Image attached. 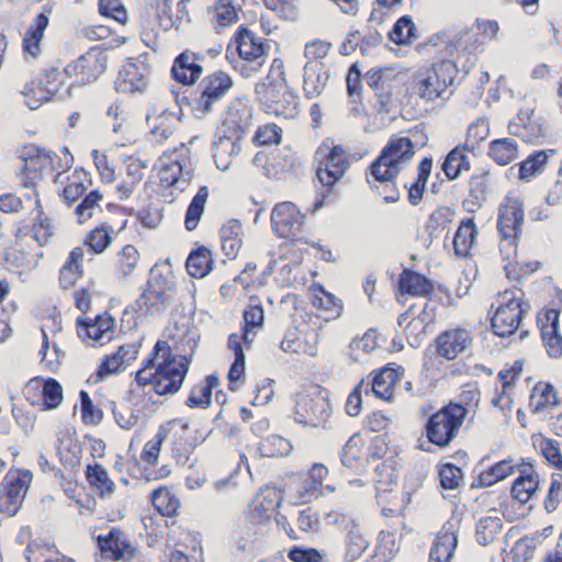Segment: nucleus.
<instances>
[{
  "instance_id": "obj_1",
  "label": "nucleus",
  "mask_w": 562,
  "mask_h": 562,
  "mask_svg": "<svg viewBox=\"0 0 562 562\" xmlns=\"http://www.w3.org/2000/svg\"><path fill=\"white\" fill-rule=\"evenodd\" d=\"M234 81L232 77L222 70H216L205 77L193 89H187L180 97L176 90H170L175 101L179 108V113L171 112L167 108L149 109L146 119L154 114L158 115L160 120L167 116H175L182 114V108L186 105L190 109L194 117L201 120L213 112L214 108L225 98V95L233 88ZM180 120V116H178Z\"/></svg>"
},
{
  "instance_id": "obj_2",
  "label": "nucleus",
  "mask_w": 562,
  "mask_h": 562,
  "mask_svg": "<svg viewBox=\"0 0 562 562\" xmlns=\"http://www.w3.org/2000/svg\"><path fill=\"white\" fill-rule=\"evenodd\" d=\"M473 66L474 61L467 59L462 67L463 75L458 78L461 69L457 66V63L450 59H441L415 78L412 92L426 101H435L442 98L449 86H453L457 80L460 82L464 79Z\"/></svg>"
},
{
  "instance_id": "obj_3",
  "label": "nucleus",
  "mask_w": 562,
  "mask_h": 562,
  "mask_svg": "<svg viewBox=\"0 0 562 562\" xmlns=\"http://www.w3.org/2000/svg\"><path fill=\"white\" fill-rule=\"evenodd\" d=\"M414 144L409 137L392 136L378 157L368 166V175L378 181L397 177L414 156Z\"/></svg>"
},
{
  "instance_id": "obj_4",
  "label": "nucleus",
  "mask_w": 562,
  "mask_h": 562,
  "mask_svg": "<svg viewBox=\"0 0 562 562\" xmlns=\"http://www.w3.org/2000/svg\"><path fill=\"white\" fill-rule=\"evenodd\" d=\"M255 93L267 113L294 119L300 112L297 97L289 89L283 71L274 80L268 76L267 81L257 83Z\"/></svg>"
},
{
  "instance_id": "obj_5",
  "label": "nucleus",
  "mask_w": 562,
  "mask_h": 562,
  "mask_svg": "<svg viewBox=\"0 0 562 562\" xmlns=\"http://www.w3.org/2000/svg\"><path fill=\"white\" fill-rule=\"evenodd\" d=\"M176 284L159 274L147 280L146 289L124 313L140 316H160L175 302Z\"/></svg>"
},
{
  "instance_id": "obj_6",
  "label": "nucleus",
  "mask_w": 562,
  "mask_h": 562,
  "mask_svg": "<svg viewBox=\"0 0 562 562\" xmlns=\"http://www.w3.org/2000/svg\"><path fill=\"white\" fill-rule=\"evenodd\" d=\"M467 413L468 409L462 404L450 402L430 415L425 425L429 442L438 447H447L456 438Z\"/></svg>"
},
{
  "instance_id": "obj_7",
  "label": "nucleus",
  "mask_w": 562,
  "mask_h": 562,
  "mask_svg": "<svg viewBox=\"0 0 562 562\" xmlns=\"http://www.w3.org/2000/svg\"><path fill=\"white\" fill-rule=\"evenodd\" d=\"M189 344V352L183 348L184 355H179V361H177V356L173 353L170 359L159 361L156 368L157 381L155 382V393L157 395H173L181 389L196 350V342L193 338H190Z\"/></svg>"
},
{
  "instance_id": "obj_8",
  "label": "nucleus",
  "mask_w": 562,
  "mask_h": 562,
  "mask_svg": "<svg viewBox=\"0 0 562 562\" xmlns=\"http://www.w3.org/2000/svg\"><path fill=\"white\" fill-rule=\"evenodd\" d=\"M349 168L347 151L341 145H335L316 169V177L322 190L313 202L310 211L316 213L324 206L325 200L331 194L333 187L344 177Z\"/></svg>"
},
{
  "instance_id": "obj_9",
  "label": "nucleus",
  "mask_w": 562,
  "mask_h": 562,
  "mask_svg": "<svg viewBox=\"0 0 562 562\" xmlns=\"http://www.w3.org/2000/svg\"><path fill=\"white\" fill-rule=\"evenodd\" d=\"M181 151L189 153L182 145ZM159 179L162 187L171 188L178 183L188 184L193 177V164L190 157L173 150L162 154L159 159Z\"/></svg>"
},
{
  "instance_id": "obj_10",
  "label": "nucleus",
  "mask_w": 562,
  "mask_h": 562,
  "mask_svg": "<svg viewBox=\"0 0 562 562\" xmlns=\"http://www.w3.org/2000/svg\"><path fill=\"white\" fill-rule=\"evenodd\" d=\"M108 56L100 46H93L64 69L69 77L76 76V83L89 85L105 71Z\"/></svg>"
},
{
  "instance_id": "obj_11",
  "label": "nucleus",
  "mask_w": 562,
  "mask_h": 562,
  "mask_svg": "<svg viewBox=\"0 0 562 562\" xmlns=\"http://www.w3.org/2000/svg\"><path fill=\"white\" fill-rule=\"evenodd\" d=\"M33 474L30 470L21 469L15 477L4 476L0 484V513L10 517L18 514L32 482Z\"/></svg>"
},
{
  "instance_id": "obj_12",
  "label": "nucleus",
  "mask_w": 562,
  "mask_h": 562,
  "mask_svg": "<svg viewBox=\"0 0 562 562\" xmlns=\"http://www.w3.org/2000/svg\"><path fill=\"white\" fill-rule=\"evenodd\" d=\"M331 405L324 396L300 395L294 406V419L304 427L326 428Z\"/></svg>"
},
{
  "instance_id": "obj_13",
  "label": "nucleus",
  "mask_w": 562,
  "mask_h": 562,
  "mask_svg": "<svg viewBox=\"0 0 562 562\" xmlns=\"http://www.w3.org/2000/svg\"><path fill=\"white\" fill-rule=\"evenodd\" d=\"M524 218L522 203L517 199L506 196L498 209L497 228L508 245L516 247Z\"/></svg>"
},
{
  "instance_id": "obj_14",
  "label": "nucleus",
  "mask_w": 562,
  "mask_h": 562,
  "mask_svg": "<svg viewBox=\"0 0 562 562\" xmlns=\"http://www.w3.org/2000/svg\"><path fill=\"white\" fill-rule=\"evenodd\" d=\"M252 108L244 98L233 100L222 115V133L245 138L252 127Z\"/></svg>"
},
{
  "instance_id": "obj_15",
  "label": "nucleus",
  "mask_w": 562,
  "mask_h": 562,
  "mask_svg": "<svg viewBox=\"0 0 562 562\" xmlns=\"http://www.w3.org/2000/svg\"><path fill=\"white\" fill-rule=\"evenodd\" d=\"M305 215L292 202L277 204L271 212V227L279 238H292L301 233Z\"/></svg>"
},
{
  "instance_id": "obj_16",
  "label": "nucleus",
  "mask_w": 562,
  "mask_h": 562,
  "mask_svg": "<svg viewBox=\"0 0 562 562\" xmlns=\"http://www.w3.org/2000/svg\"><path fill=\"white\" fill-rule=\"evenodd\" d=\"M522 313L521 302L518 299H510L506 304L498 306L491 319L494 334L499 337L513 335L521 322Z\"/></svg>"
},
{
  "instance_id": "obj_17",
  "label": "nucleus",
  "mask_w": 562,
  "mask_h": 562,
  "mask_svg": "<svg viewBox=\"0 0 562 562\" xmlns=\"http://www.w3.org/2000/svg\"><path fill=\"white\" fill-rule=\"evenodd\" d=\"M53 156H56L54 151L38 146H32L24 150L22 154L24 165L20 173L23 187L35 188L37 180L42 178L41 171L44 168V160L53 161Z\"/></svg>"
},
{
  "instance_id": "obj_18",
  "label": "nucleus",
  "mask_w": 562,
  "mask_h": 562,
  "mask_svg": "<svg viewBox=\"0 0 562 562\" xmlns=\"http://www.w3.org/2000/svg\"><path fill=\"white\" fill-rule=\"evenodd\" d=\"M98 547L102 554L114 561H131L135 558L137 549L127 540L123 531L113 528L106 536L98 537Z\"/></svg>"
},
{
  "instance_id": "obj_19",
  "label": "nucleus",
  "mask_w": 562,
  "mask_h": 562,
  "mask_svg": "<svg viewBox=\"0 0 562 562\" xmlns=\"http://www.w3.org/2000/svg\"><path fill=\"white\" fill-rule=\"evenodd\" d=\"M235 44L238 56L244 61H256L265 55V46L261 38L257 37L245 25H239L235 32L232 42L227 47V53L231 50V45ZM227 59L233 64L229 55L226 54Z\"/></svg>"
},
{
  "instance_id": "obj_20",
  "label": "nucleus",
  "mask_w": 562,
  "mask_h": 562,
  "mask_svg": "<svg viewBox=\"0 0 562 562\" xmlns=\"http://www.w3.org/2000/svg\"><path fill=\"white\" fill-rule=\"evenodd\" d=\"M283 493L276 486H265L259 490L250 512L251 519L256 522H263L270 519L281 506Z\"/></svg>"
},
{
  "instance_id": "obj_21",
  "label": "nucleus",
  "mask_w": 562,
  "mask_h": 562,
  "mask_svg": "<svg viewBox=\"0 0 562 562\" xmlns=\"http://www.w3.org/2000/svg\"><path fill=\"white\" fill-rule=\"evenodd\" d=\"M471 341V335L465 329L446 330L436 338L435 352L447 360H453L468 348Z\"/></svg>"
},
{
  "instance_id": "obj_22",
  "label": "nucleus",
  "mask_w": 562,
  "mask_h": 562,
  "mask_svg": "<svg viewBox=\"0 0 562 562\" xmlns=\"http://www.w3.org/2000/svg\"><path fill=\"white\" fill-rule=\"evenodd\" d=\"M198 54L184 50L173 61L170 70L171 78L184 86L195 83L203 71V67L196 63Z\"/></svg>"
},
{
  "instance_id": "obj_23",
  "label": "nucleus",
  "mask_w": 562,
  "mask_h": 562,
  "mask_svg": "<svg viewBox=\"0 0 562 562\" xmlns=\"http://www.w3.org/2000/svg\"><path fill=\"white\" fill-rule=\"evenodd\" d=\"M147 86V69L134 63L122 67L114 81V89L121 93L143 92Z\"/></svg>"
},
{
  "instance_id": "obj_24",
  "label": "nucleus",
  "mask_w": 562,
  "mask_h": 562,
  "mask_svg": "<svg viewBox=\"0 0 562 562\" xmlns=\"http://www.w3.org/2000/svg\"><path fill=\"white\" fill-rule=\"evenodd\" d=\"M329 78L328 68L321 60H308L304 66L303 90L305 97H318L325 89Z\"/></svg>"
},
{
  "instance_id": "obj_25",
  "label": "nucleus",
  "mask_w": 562,
  "mask_h": 562,
  "mask_svg": "<svg viewBox=\"0 0 562 562\" xmlns=\"http://www.w3.org/2000/svg\"><path fill=\"white\" fill-rule=\"evenodd\" d=\"M458 546V536L452 524L447 522L438 532L430 548L429 558L436 562H449Z\"/></svg>"
},
{
  "instance_id": "obj_26",
  "label": "nucleus",
  "mask_w": 562,
  "mask_h": 562,
  "mask_svg": "<svg viewBox=\"0 0 562 562\" xmlns=\"http://www.w3.org/2000/svg\"><path fill=\"white\" fill-rule=\"evenodd\" d=\"M59 72L56 68H48L43 71V79L40 81L41 87L35 94L37 98L30 97V92H25V105L31 110H36L43 102L49 101L58 91L60 82H58Z\"/></svg>"
},
{
  "instance_id": "obj_27",
  "label": "nucleus",
  "mask_w": 562,
  "mask_h": 562,
  "mask_svg": "<svg viewBox=\"0 0 562 562\" xmlns=\"http://www.w3.org/2000/svg\"><path fill=\"white\" fill-rule=\"evenodd\" d=\"M244 138L222 133L213 143L214 161L216 167L225 171L231 167L232 157L240 151V142Z\"/></svg>"
},
{
  "instance_id": "obj_28",
  "label": "nucleus",
  "mask_w": 562,
  "mask_h": 562,
  "mask_svg": "<svg viewBox=\"0 0 562 562\" xmlns=\"http://www.w3.org/2000/svg\"><path fill=\"white\" fill-rule=\"evenodd\" d=\"M403 374L404 369L402 367L386 364L374 374L371 391L376 397L390 402L393 397L391 386L395 384Z\"/></svg>"
},
{
  "instance_id": "obj_29",
  "label": "nucleus",
  "mask_w": 562,
  "mask_h": 562,
  "mask_svg": "<svg viewBox=\"0 0 562 562\" xmlns=\"http://www.w3.org/2000/svg\"><path fill=\"white\" fill-rule=\"evenodd\" d=\"M398 291L403 295L428 296L432 293L434 286L424 274L404 269L398 277Z\"/></svg>"
},
{
  "instance_id": "obj_30",
  "label": "nucleus",
  "mask_w": 562,
  "mask_h": 562,
  "mask_svg": "<svg viewBox=\"0 0 562 562\" xmlns=\"http://www.w3.org/2000/svg\"><path fill=\"white\" fill-rule=\"evenodd\" d=\"M345 561L358 560L369 547V541L362 535L360 526L355 520H349L346 526Z\"/></svg>"
},
{
  "instance_id": "obj_31",
  "label": "nucleus",
  "mask_w": 562,
  "mask_h": 562,
  "mask_svg": "<svg viewBox=\"0 0 562 562\" xmlns=\"http://www.w3.org/2000/svg\"><path fill=\"white\" fill-rule=\"evenodd\" d=\"M476 236L477 229L474 218L462 220L452 240L456 256L465 258L475 244Z\"/></svg>"
},
{
  "instance_id": "obj_32",
  "label": "nucleus",
  "mask_w": 562,
  "mask_h": 562,
  "mask_svg": "<svg viewBox=\"0 0 562 562\" xmlns=\"http://www.w3.org/2000/svg\"><path fill=\"white\" fill-rule=\"evenodd\" d=\"M222 250L231 259H234L240 247L243 226L240 221L231 220L221 227Z\"/></svg>"
},
{
  "instance_id": "obj_33",
  "label": "nucleus",
  "mask_w": 562,
  "mask_h": 562,
  "mask_svg": "<svg viewBox=\"0 0 562 562\" xmlns=\"http://www.w3.org/2000/svg\"><path fill=\"white\" fill-rule=\"evenodd\" d=\"M188 273L196 279L204 278L213 267L212 252L205 246L193 249L186 261Z\"/></svg>"
},
{
  "instance_id": "obj_34",
  "label": "nucleus",
  "mask_w": 562,
  "mask_h": 562,
  "mask_svg": "<svg viewBox=\"0 0 562 562\" xmlns=\"http://www.w3.org/2000/svg\"><path fill=\"white\" fill-rule=\"evenodd\" d=\"M518 144L514 138L493 139L488 145V156L499 166H507L518 158Z\"/></svg>"
},
{
  "instance_id": "obj_35",
  "label": "nucleus",
  "mask_w": 562,
  "mask_h": 562,
  "mask_svg": "<svg viewBox=\"0 0 562 562\" xmlns=\"http://www.w3.org/2000/svg\"><path fill=\"white\" fill-rule=\"evenodd\" d=\"M48 16L44 13H38L32 24L27 27L23 37V50L32 56H37L40 53V43L43 34L48 25Z\"/></svg>"
},
{
  "instance_id": "obj_36",
  "label": "nucleus",
  "mask_w": 562,
  "mask_h": 562,
  "mask_svg": "<svg viewBox=\"0 0 562 562\" xmlns=\"http://www.w3.org/2000/svg\"><path fill=\"white\" fill-rule=\"evenodd\" d=\"M313 299L312 303L315 307L327 313L325 318L335 319L340 316L342 312V302L330 292L326 291L323 285H313Z\"/></svg>"
},
{
  "instance_id": "obj_37",
  "label": "nucleus",
  "mask_w": 562,
  "mask_h": 562,
  "mask_svg": "<svg viewBox=\"0 0 562 562\" xmlns=\"http://www.w3.org/2000/svg\"><path fill=\"white\" fill-rule=\"evenodd\" d=\"M78 336L81 339H92L99 341L104 334L111 330L113 321L111 318L103 319L102 316H97L94 319L78 317Z\"/></svg>"
},
{
  "instance_id": "obj_38",
  "label": "nucleus",
  "mask_w": 562,
  "mask_h": 562,
  "mask_svg": "<svg viewBox=\"0 0 562 562\" xmlns=\"http://www.w3.org/2000/svg\"><path fill=\"white\" fill-rule=\"evenodd\" d=\"M554 154V149L535 150L525 160L518 164L519 179L522 181H529L531 177L542 172L549 157Z\"/></svg>"
},
{
  "instance_id": "obj_39",
  "label": "nucleus",
  "mask_w": 562,
  "mask_h": 562,
  "mask_svg": "<svg viewBox=\"0 0 562 562\" xmlns=\"http://www.w3.org/2000/svg\"><path fill=\"white\" fill-rule=\"evenodd\" d=\"M85 474L89 484L99 492L101 497L114 493L115 484L100 463L88 464Z\"/></svg>"
},
{
  "instance_id": "obj_40",
  "label": "nucleus",
  "mask_w": 562,
  "mask_h": 562,
  "mask_svg": "<svg viewBox=\"0 0 562 562\" xmlns=\"http://www.w3.org/2000/svg\"><path fill=\"white\" fill-rule=\"evenodd\" d=\"M470 168L469 158L467 154L462 153L461 146L451 149L441 165V170L448 180L458 179L462 171H468Z\"/></svg>"
},
{
  "instance_id": "obj_41",
  "label": "nucleus",
  "mask_w": 562,
  "mask_h": 562,
  "mask_svg": "<svg viewBox=\"0 0 562 562\" xmlns=\"http://www.w3.org/2000/svg\"><path fill=\"white\" fill-rule=\"evenodd\" d=\"M176 424H181V428L186 431L189 428L188 423H182L180 419H173L169 422L167 425L160 426L158 432L155 436V439L148 441L140 454L143 461L148 463H156L162 442L166 440L167 435L169 432V427Z\"/></svg>"
},
{
  "instance_id": "obj_42",
  "label": "nucleus",
  "mask_w": 562,
  "mask_h": 562,
  "mask_svg": "<svg viewBox=\"0 0 562 562\" xmlns=\"http://www.w3.org/2000/svg\"><path fill=\"white\" fill-rule=\"evenodd\" d=\"M292 446L289 440L283 437L272 435L267 437L256 446V453L260 458H279L288 456Z\"/></svg>"
},
{
  "instance_id": "obj_43",
  "label": "nucleus",
  "mask_w": 562,
  "mask_h": 562,
  "mask_svg": "<svg viewBox=\"0 0 562 562\" xmlns=\"http://www.w3.org/2000/svg\"><path fill=\"white\" fill-rule=\"evenodd\" d=\"M560 404L555 389L550 383H537L530 395L529 405L535 413L542 412L548 405L558 406Z\"/></svg>"
},
{
  "instance_id": "obj_44",
  "label": "nucleus",
  "mask_w": 562,
  "mask_h": 562,
  "mask_svg": "<svg viewBox=\"0 0 562 562\" xmlns=\"http://www.w3.org/2000/svg\"><path fill=\"white\" fill-rule=\"evenodd\" d=\"M538 479L524 471L512 484V496L518 503L526 504L538 490Z\"/></svg>"
},
{
  "instance_id": "obj_45",
  "label": "nucleus",
  "mask_w": 562,
  "mask_h": 562,
  "mask_svg": "<svg viewBox=\"0 0 562 562\" xmlns=\"http://www.w3.org/2000/svg\"><path fill=\"white\" fill-rule=\"evenodd\" d=\"M503 521L499 517H482L475 524V540L480 546H487L501 532Z\"/></svg>"
},
{
  "instance_id": "obj_46",
  "label": "nucleus",
  "mask_w": 562,
  "mask_h": 562,
  "mask_svg": "<svg viewBox=\"0 0 562 562\" xmlns=\"http://www.w3.org/2000/svg\"><path fill=\"white\" fill-rule=\"evenodd\" d=\"M416 31L412 16L406 14L395 22L389 32V38L396 45H407L417 40Z\"/></svg>"
},
{
  "instance_id": "obj_47",
  "label": "nucleus",
  "mask_w": 562,
  "mask_h": 562,
  "mask_svg": "<svg viewBox=\"0 0 562 562\" xmlns=\"http://www.w3.org/2000/svg\"><path fill=\"white\" fill-rule=\"evenodd\" d=\"M209 198V188L206 186L200 187L196 194L191 200L184 217V225L188 231L196 228L198 223L204 212L205 203Z\"/></svg>"
},
{
  "instance_id": "obj_48",
  "label": "nucleus",
  "mask_w": 562,
  "mask_h": 562,
  "mask_svg": "<svg viewBox=\"0 0 562 562\" xmlns=\"http://www.w3.org/2000/svg\"><path fill=\"white\" fill-rule=\"evenodd\" d=\"M366 178L371 191L378 196H382L385 203L390 204L400 201L401 193L396 183L397 177H392L391 179L384 181H378L374 179V177L368 175L367 169Z\"/></svg>"
},
{
  "instance_id": "obj_49",
  "label": "nucleus",
  "mask_w": 562,
  "mask_h": 562,
  "mask_svg": "<svg viewBox=\"0 0 562 562\" xmlns=\"http://www.w3.org/2000/svg\"><path fill=\"white\" fill-rule=\"evenodd\" d=\"M340 461L344 467L355 472L361 473L367 470L366 460L361 456V449L355 441V436L349 438V440L344 446L340 453Z\"/></svg>"
},
{
  "instance_id": "obj_50",
  "label": "nucleus",
  "mask_w": 562,
  "mask_h": 562,
  "mask_svg": "<svg viewBox=\"0 0 562 562\" xmlns=\"http://www.w3.org/2000/svg\"><path fill=\"white\" fill-rule=\"evenodd\" d=\"M42 407L43 409H55L63 401V387L60 383L53 379H42Z\"/></svg>"
},
{
  "instance_id": "obj_51",
  "label": "nucleus",
  "mask_w": 562,
  "mask_h": 562,
  "mask_svg": "<svg viewBox=\"0 0 562 562\" xmlns=\"http://www.w3.org/2000/svg\"><path fill=\"white\" fill-rule=\"evenodd\" d=\"M150 501L157 510L167 517L175 516L180 506L179 501L164 487L153 490Z\"/></svg>"
},
{
  "instance_id": "obj_52",
  "label": "nucleus",
  "mask_w": 562,
  "mask_h": 562,
  "mask_svg": "<svg viewBox=\"0 0 562 562\" xmlns=\"http://www.w3.org/2000/svg\"><path fill=\"white\" fill-rule=\"evenodd\" d=\"M452 216L453 212L447 206L438 207L430 214L425 226L430 241L434 238H437L440 232L443 231L449 223H451Z\"/></svg>"
},
{
  "instance_id": "obj_53",
  "label": "nucleus",
  "mask_w": 562,
  "mask_h": 562,
  "mask_svg": "<svg viewBox=\"0 0 562 562\" xmlns=\"http://www.w3.org/2000/svg\"><path fill=\"white\" fill-rule=\"evenodd\" d=\"M368 86L376 93L382 106L386 105L391 100L390 85L384 78L380 68L370 69L366 74Z\"/></svg>"
},
{
  "instance_id": "obj_54",
  "label": "nucleus",
  "mask_w": 562,
  "mask_h": 562,
  "mask_svg": "<svg viewBox=\"0 0 562 562\" xmlns=\"http://www.w3.org/2000/svg\"><path fill=\"white\" fill-rule=\"evenodd\" d=\"M372 481L375 484L376 493H386L390 486L397 481V474L391 465L378 463L373 468Z\"/></svg>"
},
{
  "instance_id": "obj_55",
  "label": "nucleus",
  "mask_w": 562,
  "mask_h": 562,
  "mask_svg": "<svg viewBox=\"0 0 562 562\" xmlns=\"http://www.w3.org/2000/svg\"><path fill=\"white\" fill-rule=\"evenodd\" d=\"M139 261V254L133 245L124 246L119 252L117 276L120 279H126L136 268Z\"/></svg>"
},
{
  "instance_id": "obj_56",
  "label": "nucleus",
  "mask_w": 562,
  "mask_h": 562,
  "mask_svg": "<svg viewBox=\"0 0 562 562\" xmlns=\"http://www.w3.org/2000/svg\"><path fill=\"white\" fill-rule=\"evenodd\" d=\"M512 135L521 138L525 143L538 144L540 138H543L547 133V128L542 125L529 122L526 125L509 124L508 126Z\"/></svg>"
},
{
  "instance_id": "obj_57",
  "label": "nucleus",
  "mask_w": 562,
  "mask_h": 562,
  "mask_svg": "<svg viewBox=\"0 0 562 562\" xmlns=\"http://www.w3.org/2000/svg\"><path fill=\"white\" fill-rule=\"evenodd\" d=\"M79 400L81 406V418L86 425H99L103 419V412L97 407L89 393L85 390L79 392Z\"/></svg>"
},
{
  "instance_id": "obj_58",
  "label": "nucleus",
  "mask_w": 562,
  "mask_h": 562,
  "mask_svg": "<svg viewBox=\"0 0 562 562\" xmlns=\"http://www.w3.org/2000/svg\"><path fill=\"white\" fill-rule=\"evenodd\" d=\"M485 173L480 176H472L469 183V192L470 195L464 200L463 206L469 204H473V206H482L485 202V193H486V180Z\"/></svg>"
},
{
  "instance_id": "obj_59",
  "label": "nucleus",
  "mask_w": 562,
  "mask_h": 562,
  "mask_svg": "<svg viewBox=\"0 0 562 562\" xmlns=\"http://www.w3.org/2000/svg\"><path fill=\"white\" fill-rule=\"evenodd\" d=\"M172 350L167 341L158 340L154 346L150 353L143 360L142 367L144 369L156 370L159 361L170 359Z\"/></svg>"
},
{
  "instance_id": "obj_60",
  "label": "nucleus",
  "mask_w": 562,
  "mask_h": 562,
  "mask_svg": "<svg viewBox=\"0 0 562 562\" xmlns=\"http://www.w3.org/2000/svg\"><path fill=\"white\" fill-rule=\"evenodd\" d=\"M438 476L442 488L454 490L459 486L463 473L459 467L446 463L439 468Z\"/></svg>"
},
{
  "instance_id": "obj_61",
  "label": "nucleus",
  "mask_w": 562,
  "mask_h": 562,
  "mask_svg": "<svg viewBox=\"0 0 562 562\" xmlns=\"http://www.w3.org/2000/svg\"><path fill=\"white\" fill-rule=\"evenodd\" d=\"M99 12L102 16L111 18L120 24L127 22V12L121 0H99Z\"/></svg>"
},
{
  "instance_id": "obj_62",
  "label": "nucleus",
  "mask_w": 562,
  "mask_h": 562,
  "mask_svg": "<svg viewBox=\"0 0 562 562\" xmlns=\"http://www.w3.org/2000/svg\"><path fill=\"white\" fill-rule=\"evenodd\" d=\"M110 244L111 235L109 231L103 227L92 229L85 239V245L94 254L103 252Z\"/></svg>"
},
{
  "instance_id": "obj_63",
  "label": "nucleus",
  "mask_w": 562,
  "mask_h": 562,
  "mask_svg": "<svg viewBox=\"0 0 562 562\" xmlns=\"http://www.w3.org/2000/svg\"><path fill=\"white\" fill-rule=\"evenodd\" d=\"M324 555V551L302 546H294L288 551V558L293 562H322Z\"/></svg>"
},
{
  "instance_id": "obj_64",
  "label": "nucleus",
  "mask_w": 562,
  "mask_h": 562,
  "mask_svg": "<svg viewBox=\"0 0 562 562\" xmlns=\"http://www.w3.org/2000/svg\"><path fill=\"white\" fill-rule=\"evenodd\" d=\"M539 446L546 460L554 468L562 471V453L559 442L554 439L543 438L540 440Z\"/></svg>"
}]
</instances>
